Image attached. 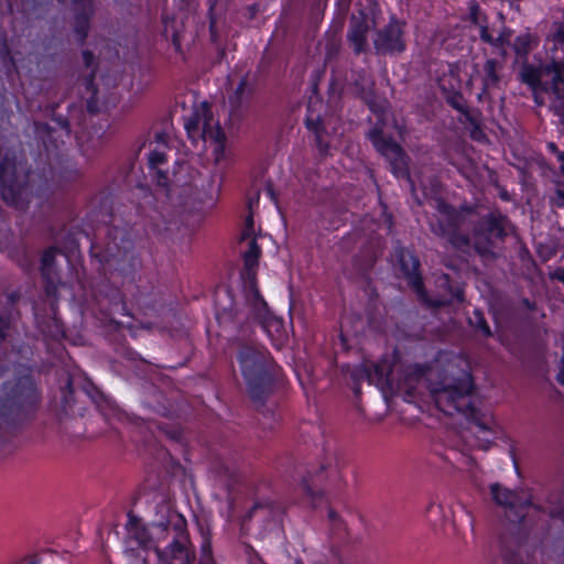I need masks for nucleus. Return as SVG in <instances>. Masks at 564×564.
Returning a JSON list of instances; mask_svg holds the SVG:
<instances>
[{
    "instance_id": "nucleus-1",
    "label": "nucleus",
    "mask_w": 564,
    "mask_h": 564,
    "mask_svg": "<svg viewBox=\"0 0 564 564\" xmlns=\"http://www.w3.org/2000/svg\"><path fill=\"white\" fill-rule=\"evenodd\" d=\"M426 384L436 406L447 415H462L468 431L476 436V446L487 448L495 438L499 425L492 414L484 411L474 395V384L466 358L441 354L427 369L419 365L408 366L399 388L413 394Z\"/></svg>"
},
{
    "instance_id": "nucleus-2",
    "label": "nucleus",
    "mask_w": 564,
    "mask_h": 564,
    "mask_svg": "<svg viewBox=\"0 0 564 564\" xmlns=\"http://www.w3.org/2000/svg\"><path fill=\"white\" fill-rule=\"evenodd\" d=\"M11 306L0 312V345L3 350L11 345L7 355V367L0 373V432L13 420L28 416L39 408L41 394L29 367L19 361V356L28 360L31 355L29 347L19 349L12 344L15 313Z\"/></svg>"
},
{
    "instance_id": "nucleus-3",
    "label": "nucleus",
    "mask_w": 564,
    "mask_h": 564,
    "mask_svg": "<svg viewBox=\"0 0 564 564\" xmlns=\"http://www.w3.org/2000/svg\"><path fill=\"white\" fill-rule=\"evenodd\" d=\"M127 531L129 541L153 552L156 564H195L186 519L177 512L169 513L165 522L149 525L130 517Z\"/></svg>"
},
{
    "instance_id": "nucleus-4",
    "label": "nucleus",
    "mask_w": 564,
    "mask_h": 564,
    "mask_svg": "<svg viewBox=\"0 0 564 564\" xmlns=\"http://www.w3.org/2000/svg\"><path fill=\"white\" fill-rule=\"evenodd\" d=\"M237 358L250 398L254 402H262L270 391L274 375L270 356L263 348L242 346Z\"/></svg>"
},
{
    "instance_id": "nucleus-5",
    "label": "nucleus",
    "mask_w": 564,
    "mask_h": 564,
    "mask_svg": "<svg viewBox=\"0 0 564 564\" xmlns=\"http://www.w3.org/2000/svg\"><path fill=\"white\" fill-rule=\"evenodd\" d=\"M184 128L193 141L203 140L216 164L226 160L225 133L206 101L195 105L184 117Z\"/></svg>"
},
{
    "instance_id": "nucleus-6",
    "label": "nucleus",
    "mask_w": 564,
    "mask_h": 564,
    "mask_svg": "<svg viewBox=\"0 0 564 564\" xmlns=\"http://www.w3.org/2000/svg\"><path fill=\"white\" fill-rule=\"evenodd\" d=\"M520 78L532 88L534 100L539 106L543 104L539 98L542 79L550 78L551 93L553 95L550 108L564 122V61L553 59L551 63L543 64L538 68L523 64L520 70Z\"/></svg>"
},
{
    "instance_id": "nucleus-7",
    "label": "nucleus",
    "mask_w": 564,
    "mask_h": 564,
    "mask_svg": "<svg viewBox=\"0 0 564 564\" xmlns=\"http://www.w3.org/2000/svg\"><path fill=\"white\" fill-rule=\"evenodd\" d=\"M400 270L408 280L409 285L417 294L419 299L431 306H442L454 301H463V291L459 288H453L446 274H442L436 283L441 289L435 297H430L425 293L422 279L417 272L419 260L409 250L401 249L398 253Z\"/></svg>"
},
{
    "instance_id": "nucleus-8",
    "label": "nucleus",
    "mask_w": 564,
    "mask_h": 564,
    "mask_svg": "<svg viewBox=\"0 0 564 564\" xmlns=\"http://www.w3.org/2000/svg\"><path fill=\"white\" fill-rule=\"evenodd\" d=\"M490 496L496 506L500 507L505 517L512 523L532 520L541 512V507L532 501L525 490H511L498 482L490 485Z\"/></svg>"
},
{
    "instance_id": "nucleus-9",
    "label": "nucleus",
    "mask_w": 564,
    "mask_h": 564,
    "mask_svg": "<svg viewBox=\"0 0 564 564\" xmlns=\"http://www.w3.org/2000/svg\"><path fill=\"white\" fill-rule=\"evenodd\" d=\"M246 297V315L258 322L262 329L267 333L272 344L280 348L288 339V333L283 321L270 312L267 303L259 294L253 282L250 283V293L245 294Z\"/></svg>"
},
{
    "instance_id": "nucleus-10",
    "label": "nucleus",
    "mask_w": 564,
    "mask_h": 564,
    "mask_svg": "<svg viewBox=\"0 0 564 564\" xmlns=\"http://www.w3.org/2000/svg\"><path fill=\"white\" fill-rule=\"evenodd\" d=\"M29 175L22 166V158L17 151L8 152L0 164V187L2 198L10 205H18Z\"/></svg>"
},
{
    "instance_id": "nucleus-11",
    "label": "nucleus",
    "mask_w": 564,
    "mask_h": 564,
    "mask_svg": "<svg viewBox=\"0 0 564 564\" xmlns=\"http://www.w3.org/2000/svg\"><path fill=\"white\" fill-rule=\"evenodd\" d=\"M437 210L436 221H431V229L456 248L470 245V238L459 232L462 226L460 215L447 204L435 199Z\"/></svg>"
},
{
    "instance_id": "nucleus-12",
    "label": "nucleus",
    "mask_w": 564,
    "mask_h": 564,
    "mask_svg": "<svg viewBox=\"0 0 564 564\" xmlns=\"http://www.w3.org/2000/svg\"><path fill=\"white\" fill-rule=\"evenodd\" d=\"M368 138L373 147L389 161L392 173L398 177L406 176L412 191L415 192L414 183L408 173V161L402 148L391 139L386 138L383 131L377 127L368 133Z\"/></svg>"
},
{
    "instance_id": "nucleus-13",
    "label": "nucleus",
    "mask_w": 564,
    "mask_h": 564,
    "mask_svg": "<svg viewBox=\"0 0 564 564\" xmlns=\"http://www.w3.org/2000/svg\"><path fill=\"white\" fill-rule=\"evenodd\" d=\"M132 259V241L122 230L115 229L101 258L106 270H123L124 264L130 263Z\"/></svg>"
},
{
    "instance_id": "nucleus-14",
    "label": "nucleus",
    "mask_w": 564,
    "mask_h": 564,
    "mask_svg": "<svg viewBox=\"0 0 564 564\" xmlns=\"http://www.w3.org/2000/svg\"><path fill=\"white\" fill-rule=\"evenodd\" d=\"M240 245H246L247 249L242 251L245 269H246V283L245 293H250V283L254 282V269L258 265V260L261 253L260 247L257 243L256 230L252 215H248L245 220V227L240 236Z\"/></svg>"
},
{
    "instance_id": "nucleus-15",
    "label": "nucleus",
    "mask_w": 564,
    "mask_h": 564,
    "mask_svg": "<svg viewBox=\"0 0 564 564\" xmlns=\"http://www.w3.org/2000/svg\"><path fill=\"white\" fill-rule=\"evenodd\" d=\"M254 87L247 77H241L228 93L227 105L231 118H241L250 108Z\"/></svg>"
},
{
    "instance_id": "nucleus-16",
    "label": "nucleus",
    "mask_w": 564,
    "mask_h": 564,
    "mask_svg": "<svg viewBox=\"0 0 564 564\" xmlns=\"http://www.w3.org/2000/svg\"><path fill=\"white\" fill-rule=\"evenodd\" d=\"M403 31L398 23H390L379 31L373 40L376 50L380 53H400L404 51Z\"/></svg>"
},
{
    "instance_id": "nucleus-17",
    "label": "nucleus",
    "mask_w": 564,
    "mask_h": 564,
    "mask_svg": "<svg viewBox=\"0 0 564 564\" xmlns=\"http://www.w3.org/2000/svg\"><path fill=\"white\" fill-rule=\"evenodd\" d=\"M354 377L357 380L367 379L369 383H373L377 387L392 383L391 369L386 362L372 364L370 366L362 365L354 371Z\"/></svg>"
},
{
    "instance_id": "nucleus-18",
    "label": "nucleus",
    "mask_w": 564,
    "mask_h": 564,
    "mask_svg": "<svg viewBox=\"0 0 564 564\" xmlns=\"http://www.w3.org/2000/svg\"><path fill=\"white\" fill-rule=\"evenodd\" d=\"M56 250L51 248L46 250L41 259V271L44 280L46 281V293L50 297H55L57 290V274L54 268Z\"/></svg>"
},
{
    "instance_id": "nucleus-19",
    "label": "nucleus",
    "mask_w": 564,
    "mask_h": 564,
    "mask_svg": "<svg viewBox=\"0 0 564 564\" xmlns=\"http://www.w3.org/2000/svg\"><path fill=\"white\" fill-rule=\"evenodd\" d=\"M368 29V23L364 17H352L348 39L356 53L364 51Z\"/></svg>"
},
{
    "instance_id": "nucleus-20",
    "label": "nucleus",
    "mask_w": 564,
    "mask_h": 564,
    "mask_svg": "<svg viewBox=\"0 0 564 564\" xmlns=\"http://www.w3.org/2000/svg\"><path fill=\"white\" fill-rule=\"evenodd\" d=\"M482 70H484V77H482L484 93L488 94L490 90L499 87L502 64L496 59H488V61H486Z\"/></svg>"
},
{
    "instance_id": "nucleus-21",
    "label": "nucleus",
    "mask_w": 564,
    "mask_h": 564,
    "mask_svg": "<svg viewBox=\"0 0 564 564\" xmlns=\"http://www.w3.org/2000/svg\"><path fill=\"white\" fill-rule=\"evenodd\" d=\"M306 127L312 130L316 135V143L321 154H327L329 149V143L325 139L326 129L324 123L321 121L319 116H314V113L308 108V113L306 117Z\"/></svg>"
},
{
    "instance_id": "nucleus-22",
    "label": "nucleus",
    "mask_w": 564,
    "mask_h": 564,
    "mask_svg": "<svg viewBox=\"0 0 564 564\" xmlns=\"http://www.w3.org/2000/svg\"><path fill=\"white\" fill-rule=\"evenodd\" d=\"M35 321L37 327L43 333V335L47 338H52L54 340H58L64 336V328L62 323L54 315L50 319L45 321L41 317L40 313L35 310L34 312Z\"/></svg>"
},
{
    "instance_id": "nucleus-23",
    "label": "nucleus",
    "mask_w": 564,
    "mask_h": 564,
    "mask_svg": "<svg viewBox=\"0 0 564 564\" xmlns=\"http://www.w3.org/2000/svg\"><path fill=\"white\" fill-rule=\"evenodd\" d=\"M76 10L79 11L76 18V32L83 40L88 30V19L93 12L91 0H83L80 3H76Z\"/></svg>"
},
{
    "instance_id": "nucleus-24",
    "label": "nucleus",
    "mask_w": 564,
    "mask_h": 564,
    "mask_svg": "<svg viewBox=\"0 0 564 564\" xmlns=\"http://www.w3.org/2000/svg\"><path fill=\"white\" fill-rule=\"evenodd\" d=\"M512 46L518 58H525L532 48V36L529 33L520 34L514 39Z\"/></svg>"
},
{
    "instance_id": "nucleus-25",
    "label": "nucleus",
    "mask_w": 564,
    "mask_h": 564,
    "mask_svg": "<svg viewBox=\"0 0 564 564\" xmlns=\"http://www.w3.org/2000/svg\"><path fill=\"white\" fill-rule=\"evenodd\" d=\"M159 147L151 151L149 155V162L151 166H156L162 164L165 161V153L163 150L160 149V147H164V140L162 135H156Z\"/></svg>"
},
{
    "instance_id": "nucleus-26",
    "label": "nucleus",
    "mask_w": 564,
    "mask_h": 564,
    "mask_svg": "<svg viewBox=\"0 0 564 564\" xmlns=\"http://www.w3.org/2000/svg\"><path fill=\"white\" fill-rule=\"evenodd\" d=\"M470 324L475 328L479 329L485 336H489L490 335V328L487 325L482 314L479 313L478 311H475L474 317L470 318Z\"/></svg>"
},
{
    "instance_id": "nucleus-27",
    "label": "nucleus",
    "mask_w": 564,
    "mask_h": 564,
    "mask_svg": "<svg viewBox=\"0 0 564 564\" xmlns=\"http://www.w3.org/2000/svg\"><path fill=\"white\" fill-rule=\"evenodd\" d=\"M86 89L91 94V97L87 100V109L91 113L97 112L98 106L95 100L97 90L95 88L93 78L87 79Z\"/></svg>"
},
{
    "instance_id": "nucleus-28",
    "label": "nucleus",
    "mask_w": 564,
    "mask_h": 564,
    "mask_svg": "<svg viewBox=\"0 0 564 564\" xmlns=\"http://www.w3.org/2000/svg\"><path fill=\"white\" fill-rule=\"evenodd\" d=\"M479 36L484 42L492 44V45H503V43H505V37L502 35H500L497 40H495L490 35L488 28L486 25H479Z\"/></svg>"
},
{
    "instance_id": "nucleus-29",
    "label": "nucleus",
    "mask_w": 564,
    "mask_h": 564,
    "mask_svg": "<svg viewBox=\"0 0 564 564\" xmlns=\"http://www.w3.org/2000/svg\"><path fill=\"white\" fill-rule=\"evenodd\" d=\"M62 392V402L64 406H67L70 403L72 398V381L69 378L66 379L65 386L61 389Z\"/></svg>"
},
{
    "instance_id": "nucleus-30",
    "label": "nucleus",
    "mask_w": 564,
    "mask_h": 564,
    "mask_svg": "<svg viewBox=\"0 0 564 564\" xmlns=\"http://www.w3.org/2000/svg\"><path fill=\"white\" fill-rule=\"evenodd\" d=\"M553 204L556 207H564V191L558 189L555 193V196L553 197Z\"/></svg>"
},
{
    "instance_id": "nucleus-31",
    "label": "nucleus",
    "mask_w": 564,
    "mask_h": 564,
    "mask_svg": "<svg viewBox=\"0 0 564 564\" xmlns=\"http://www.w3.org/2000/svg\"><path fill=\"white\" fill-rule=\"evenodd\" d=\"M473 245L476 248V250L480 253H486L489 251V248L487 246H482L476 238L473 241Z\"/></svg>"
},
{
    "instance_id": "nucleus-32",
    "label": "nucleus",
    "mask_w": 564,
    "mask_h": 564,
    "mask_svg": "<svg viewBox=\"0 0 564 564\" xmlns=\"http://www.w3.org/2000/svg\"><path fill=\"white\" fill-rule=\"evenodd\" d=\"M557 41L563 48L564 47V22L560 25V29L557 31Z\"/></svg>"
},
{
    "instance_id": "nucleus-33",
    "label": "nucleus",
    "mask_w": 564,
    "mask_h": 564,
    "mask_svg": "<svg viewBox=\"0 0 564 564\" xmlns=\"http://www.w3.org/2000/svg\"><path fill=\"white\" fill-rule=\"evenodd\" d=\"M85 64L89 67L93 64L94 55L89 52H84L83 54Z\"/></svg>"
},
{
    "instance_id": "nucleus-34",
    "label": "nucleus",
    "mask_w": 564,
    "mask_h": 564,
    "mask_svg": "<svg viewBox=\"0 0 564 564\" xmlns=\"http://www.w3.org/2000/svg\"><path fill=\"white\" fill-rule=\"evenodd\" d=\"M557 160L561 162V171L564 174V152H557Z\"/></svg>"
},
{
    "instance_id": "nucleus-35",
    "label": "nucleus",
    "mask_w": 564,
    "mask_h": 564,
    "mask_svg": "<svg viewBox=\"0 0 564 564\" xmlns=\"http://www.w3.org/2000/svg\"><path fill=\"white\" fill-rule=\"evenodd\" d=\"M229 314L224 310L221 313H218V319L223 323Z\"/></svg>"
},
{
    "instance_id": "nucleus-36",
    "label": "nucleus",
    "mask_w": 564,
    "mask_h": 564,
    "mask_svg": "<svg viewBox=\"0 0 564 564\" xmlns=\"http://www.w3.org/2000/svg\"><path fill=\"white\" fill-rule=\"evenodd\" d=\"M328 517H329V519H330L332 521H335V520L337 519V514H336V512H335V511H333V510H330V511L328 512Z\"/></svg>"
},
{
    "instance_id": "nucleus-37",
    "label": "nucleus",
    "mask_w": 564,
    "mask_h": 564,
    "mask_svg": "<svg viewBox=\"0 0 564 564\" xmlns=\"http://www.w3.org/2000/svg\"><path fill=\"white\" fill-rule=\"evenodd\" d=\"M549 148H550L553 152H555L556 154H557V152H560V151L557 150V148H556V145H555L554 143H550V144H549Z\"/></svg>"
},
{
    "instance_id": "nucleus-38",
    "label": "nucleus",
    "mask_w": 564,
    "mask_h": 564,
    "mask_svg": "<svg viewBox=\"0 0 564 564\" xmlns=\"http://www.w3.org/2000/svg\"><path fill=\"white\" fill-rule=\"evenodd\" d=\"M369 106H370V109H371L372 111H377V110H378V109L376 108V105H373V104H369Z\"/></svg>"
},
{
    "instance_id": "nucleus-39",
    "label": "nucleus",
    "mask_w": 564,
    "mask_h": 564,
    "mask_svg": "<svg viewBox=\"0 0 564 564\" xmlns=\"http://www.w3.org/2000/svg\"><path fill=\"white\" fill-rule=\"evenodd\" d=\"M422 191H423V193H424V196H425L426 198H429V197H430V194H429V193H426V188H425V187H423V188H422Z\"/></svg>"
},
{
    "instance_id": "nucleus-40",
    "label": "nucleus",
    "mask_w": 564,
    "mask_h": 564,
    "mask_svg": "<svg viewBox=\"0 0 564 564\" xmlns=\"http://www.w3.org/2000/svg\"><path fill=\"white\" fill-rule=\"evenodd\" d=\"M471 15L474 18V21L477 22V17H476V13L475 12H471Z\"/></svg>"
},
{
    "instance_id": "nucleus-41",
    "label": "nucleus",
    "mask_w": 564,
    "mask_h": 564,
    "mask_svg": "<svg viewBox=\"0 0 564 564\" xmlns=\"http://www.w3.org/2000/svg\"><path fill=\"white\" fill-rule=\"evenodd\" d=\"M432 193L435 194V195L437 194V192H436V189L434 187L432 188Z\"/></svg>"
}]
</instances>
